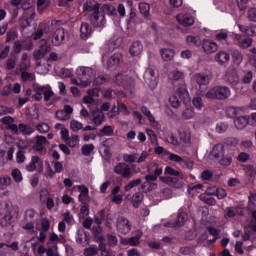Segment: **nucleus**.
<instances>
[{
    "label": "nucleus",
    "mask_w": 256,
    "mask_h": 256,
    "mask_svg": "<svg viewBox=\"0 0 256 256\" xmlns=\"http://www.w3.org/2000/svg\"><path fill=\"white\" fill-rule=\"evenodd\" d=\"M38 47L39 49L34 54V59H36L35 71L36 73L43 75L47 71V66L45 63H41V59H45V55H47V53H51V45H49L47 39H41L38 42Z\"/></svg>",
    "instance_id": "obj_1"
},
{
    "label": "nucleus",
    "mask_w": 256,
    "mask_h": 256,
    "mask_svg": "<svg viewBox=\"0 0 256 256\" xmlns=\"http://www.w3.org/2000/svg\"><path fill=\"white\" fill-rule=\"evenodd\" d=\"M33 90L35 91V101H41L44 95V101L46 102L47 107L57 103V98H55V92H53L51 86H39L37 84H33Z\"/></svg>",
    "instance_id": "obj_2"
},
{
    "label": "nucleus",
    "mask_w": 256,
    "mask_h": 256,
    "mask_svg": "<svg viewBox=\"0 0 256 256\" xmlns=\"http://www.w3.org/2000/svg\"><path fill=\"white\" fill-rule=\"evenodd\" d=\"M76 75L80 81L79 87H89L95 77V70L91 67L81 66L76 70Z\"/></svg>",
    "instance_id": "obj_3"
},
{
    "label": "nucleus",
    "mask_w": 256,
    "mask_h": 256,
    "mask_svg": "<svg viewBox=\"0 0 256 256\" xmlns=\"http://www.w3.org/2000/svg\"><path fill=\"white\" fill-rule=\"evenodd\" d=\"M112 83L117 87H123L126 91H131L135 87V80L125 72H120L114 76Z\"/></svg>",
    "instance_id": "obj_4"
},
{
    "label": "nucleus",
    "mask_w": 256,
    "mask_h": 256,
    "mask_svg": "<svg viewBox=\"0 0 256 256\" xmlns=\"http://www.w3.org/2000/svg\"><path fill=\"white\" fill-rule=\"evenodd\" d=\"M112 83L117 87H123L126 91H131L135 87V80L125 72H120L114 76Z\"/></svg>",
    "instance_id": "obj_5"
},
{
    "label": "nucleus",
    "mask_w": 256,
    "mask_h": 256,
    "mask_svg": "<svg viewBox=\"0 0 256 256\" xmlns=\"http://www.w3.org/2000/svg\"><path fill=\"white\" fill-rule=\"evenodd\" d=\"M206 99L225 100L231 97V90L227 86H216L205 94Z\"/></svg>",
    "instance_id": "obj_6"
},
{
    "label": "nucleus",
    "mask_w": 256,
    "mask_h": 256,
    "mask_svg": "<svg viewBox=\"0 0 256 256\" xmlns=\"http://www.w3.org/2000/svg\"><path fill=\"white\" fill-rule=\"evenodd\" d=\"M194 79L199 87V90L204 93L207 91L209 83L213 80V73L211 72H200L194 74Z\"/></svg>",
    "instance_id": "obj_7"
},
{
    "label": "nucleus",
    "mask_w": 256,
    "mask_h": 256,
    "mask_svg": "<svg viewBox=\"0 0 256 256\" xmlns=\"http://www.w3.org/2000/svg\"><path fill=\"white\" fill-rule=\"evenodd\" d=\"M19 217V207L13 206L8 210V213L4 216L3 220L0 222L2 227H7L12 223H15V220Z\"/></svg>",
    "instance_id": "obj_8"
},
{
    "label": "nucleus",
    "mask_w": 256,
    "mask_h": 256,
    "mask_svg": "<svg viewBox=\"0 0 256 256\" xmlns=\"http://www.w3.org/2000/svg\"><path fill=\"white\" fill-rule=\"evenodd\" d=\"M114 173H116V175H120V177H123V179H131V177H133L131 167L125 162L118 163L114 167Z\"/></svg>",
    "instance_id": "obj_9"
},
{
    "label": "nucleus",
    "mask_w": 256,
    "mask_h": 256,
    "mask_svg": "<svg viewBox=\"0 0 256 256\" xmlns=\"http://www.w3.org/2000/svg\"><path fill=\"white\" fill-rule=\"evenodd\" d=\"M116 228L121 235H127V233H131V222L125 216H119L117 218Z\"/></svg>",
    "instance_id": "obj_10"
},
{
    "label": "nucleus",
    "mask_w": 256,
    "mask_h": 256,
    "mask_svg": "<svg viewBox=\"0 0 256 256\" xmlns=\"http://www.w3.org/2000/svg\"><path fill=\"white\" fill-rule=\"evenodd\" d=\"M225 81L228 85H231V87H237L239 83H241V79L235 68H228L225 74Z\"/></svg>",
    "instance_id": "obj_11"
},
{
    "label": "nucleus",
    "mask_w": 256,
    "mask_h": 256,
    "mask_svg": "<svg viewBox=\"0 0 256 256\" xmlns=\"http://www.w3.org/2000/svg\"><path fill=\"white\" fill-rule=\"evenodd\" d=\"M188 219H189V215L185 211L180 209L175 222H168L165 224V227H172L173 229H179V227H183V225H185V222Z\"/></svg>",
    "instance_id": "obj_12"
},
{
    "label": "nucleus",
    "mask_w": 256,
    "mask_h": 256,
    "mask_svg": "<svg viewBox=\"0 0 256 256\" xmlns=\"http://www.w3.org/2000/svg\"><path fill=\"white\" fill-rule=\"evenodd\" d=\"M89 20L91 25H93L96 28L99 27H105V23H107V21L105 20V14H101V12H92L89 15Z\"/></svg>",
    "instance_id": "obj_13"
},
{
    "label": "nucleus",
    "mask_w": 256,
    "mask_h": 256,
    "mask_svg": "<svg viewBox=\"0 0 256 256\" xmlns=\"http://www.w3.org/2000/svg\"><path fill=\"white\" fill-rule=\"evenodd\" d=\"M66 33L67 32H65L64 28L62 27L56 29L51 36L52 45L54 47H59L60 45H63Z\"/></svg>",
    "instance_id": "obj_14"
},
{
    "label": "nucleus",
    "mask_w": 256,
    "mask_h": 256,
    "mask_svg": "<svg viewBox=\"0 0 256 256\" xmlns=\"http://www.w3.org/2000/svg\"><path fill=\"white\" fill-rule=\"evenodd\" d=\"M33 23V14L29 18H26L21 23V33L24 37L29 39L33 37V32L31 31V24Z\"/></svg>",
    "instance_id": "obj_15"
},
{
    "label": "nucleus",
    "mask_w": 256,
    "mask_h": 256,
    "mask_svg": "<svg viewBox=\"0 0 256 256\" xmlns=\"http://www.w3.org/2000/svg\"><path fill=\"white\" fill-rule=\"evenodd\" d=\"M176 21H178V23L183 27H191L195 24V18H193L191 14L180 13L176 15Z\"/></svg>",
    "instance_id": "obj_16"
},
{
    "label": "nucleus",
    "mask_w": 256,
    "mask_h": 256,
    "mask_svg": "<svg viewBox=\"0 0 256 256\" xmlns=\"http://www.w3.org/2000/svg\"><path fill=\"white\" fill-rule=\"evenodd\" d=\"M141 231H136L134 236L130 238H122L121 243L122 245H130L131 247H137L139 243H141V237H142Z\"/></svg>",
    "instance_id": "obj_17"
},
{
    "label": "nucleus",
    "mask_w": 256,
    "mask_h": 256,
    "mask_svg": "<svg viewBox=\"0 0 256 256\" xmlns=\"http://www.w3.org/2000/svg\"><path fill=\"white\" fill-rule=\"evenodd\" d=\"M72 113L73 107H71V105H65L63 110L56 111V118H58L59 121H69Z\"/></svg>",
    "instance_id": "obj_18"
},
{
    "label": "nucleus",
    "mask_w": 256,
    "mask_h": 256,
    "mask_svg": "<svg viewBox=\"0 0 256 256\" xmlns=\"http://www.w3.org/2000/svg\"><path fill=\"white\" fill-rule=\"evenodd\" d=\"M214 59L216 63L221 65V67H227V65H229V61L231 60V55H229V53L226 51H219L216 53Z\"/></svg>",
    "instance_id": "obj_19"
},
{
    "label": "nucleus",
    "mask_w": 256,
    "mask_h": 256,
    "mask_svg": "<svg viewBox=\"0 0 256 256\" xmlns=\"http://www.w3.org/2000/svg\"><path fill=\"white\" fill-rule=\"evenodd\" d=\"M47 27L48 25L46 23H40L38 27L34 29L33 41H39V39H43L45 33H49Z\"/></svg>",
    "instance_id": "obj_20"
},
{
    "label": "nucleus",
    "mask_w": 256,
    "mask_h": 256,
    "mask_svg": "<svg viewBox=\"0 0 256 256\" xmlns=\"http://www.w3.org/2000/svg\"><path fill=\"white\" fill-rule=\"evenodd\" d=\"M202 47H203L204 53H207L208 55L216 53V51L219 50V45H217V43H215L212 40H204L202 43Z\"/></svg>",
    "instance_id": "obj_21"
},
{
    "label": "nucleus",
    "mask_w": 256,
    "mask_h": 256,
    "mask_svg": "<svg viewBox=\"0 0 256 256\" xmlns=\"http://www.w3.org/2000/svg\"><path fill=\"white\" fill-rule=\"evenodd\" d=\"M101 9V4L95 0H88L83 5V11L88 13H97Z\"/></svg>",
    "instance_id": "obj_22"
},
{
    "label": "nucleus",
    "mask_w": 256,
    "mask_h": 256,
    "mask_svg": "<svg viewBox=\"0 0 256 256\" xmlns=\"http://www.w3.org/2000/svg\"><path fill=\"white\" fill-rule=\"evenodd\" d=\"M144 81L149 85V87H157V77H155V72L152 69L145 71Z\"/></svg>",
    "instance_id": "obj_23"
},
{
    "label": "nucleus",
    "mask_w": 256,
    "mask_h": 256,
    "mask_svg": "<svg viewBox=\"0 0 256 256\" xmlns=\"http://www.w3.org/2000/svg\"><path fill=\"white\" fill-rule=\"evenodd\" d=\"M11 185V177L4 176L0 177V197H7L9 195V190H7V187Z\"/></svg>",
    "instance_id": "obj_24"
},
{
    "label": "nucleus",
    "mask_w": 256,
    "mask_h": 256,
    "mask_svg": "<svg viewBox=\"0 0 256 256\" xmlns=\"http://www.w3.org/2000/svg\"><path fill=\"white\" fill-rule=\"evenodd\" d=\"M238 29L248 37H256V24H250L248 26L239 24Z\"/></svg>",
    "instance_id": "obj_25"
},
{
    "label": "nucleus",
    "mask_w": 256,
    "mask_h": 256,
    "mask_svg": "<svg viewBox=\"0 0 256 256\" xmlns=\"http://www.w3.org/2000/svg\"><path fill=\"white\" fill-rule=\"evenodd\" d=\"M141 112L143 113V115H145V117H147V119L150 121V123H151L152 127H154V129H159V122H157V120H155V116H153V114H151V111L149 110V108L142 106Z\"/></svg>",
    "instance_id": "obj_26"
},
{
    "label": "nucleus",
    "mask_w": 256,
    "mask_h": 256,
    "mask_svg": "<svg viewBox=\"0 0 256 256\" xmlns=\"http://www.w3.org/2000/svg\"><path fill=\"white\" fill-rule=\"evenodd\" d=\"M121 62V54L117 53L110 56L106 62L107 69H115Z\"/></svg>",
    "instance_id": "obj_27"
},
{
    "label": "nucleus",
    "mask_w": 256,
    "mask_h": 256,
    "mask_svg": "<svg viewBox=\"0 0 256 256\" xmlns=\"http://www.w3.org/2000/svg\"><path fill=\"white\" fill-rule=\"evenodd\" d=\"M224 154L225 145L223 144H216L211 151L212 157H214V159H218V161L223 157Z\"/></svg>",
    "instance_id": "obj_28"
},
{
    "label": "nucleus",
    "mask_w": 256,
    "mask_h": 256,
    "mask_svg": "<svg viewBox=\"0 0 256 256\" xmlns=\"http://www.w3.org/2000/svg\"><path fill=\"white\" fill-rule=\"evenodd\" d=\"M93 33V29L87 22H83L80 27V37L81 39H89Z\"/></svg>",
    "instance_id": "obj_29"
},
{
    "label": "nucleus",
    "mask_w": 256,
    "mask_h": 256,
    "mask_svg": "<svg viewBox=\"0 0 256 256\" xmlns=\"http://www.w3.org/2000/svg\"><path fill=\"white\" fill-rule=\"evenodd\" d=\"M24 223L26 224L23 226V229H26L27 231H31L33 229V210L32 209H29L26 211Z\"/></svg>",
    "instance_id": "obj_30"
},
{
    "label": "nucleus",
    "mask_w": 256,
    "mask_h": 256,
    "mask_svg": "<svg viewBox=\"0 0 256 256\" xmlns=\"http://www.w3.org/2000/svg\"><path fill=\"white\" fill-rule=\"evenodd\" d=\"M130 53L133 57H137V55H141L143 53V44L141 41H135L130 47Z\"/></svg>",
    "instance_id": "obj_31"
},
{
    "label": "nucleus",
    "mask_w": 256,
    "mask_h": 256,
    "mask_svg": "<svg viewBox=\"0 0 256 256\" xmlns=\"http://www.w3.org/2000/svg\"><path fill=\"white\" fill-rule=\"evenodd\" d=\"M234 125L238 129H245L249 125V116H239L234 120Z\"/></svg>",
    "instance_id": "obj_32"
},
{
    "label": "nucleus",
    "mask_w": 256,
    "mask_h": 256,
    "mask_svg": "<svg viewBox=\"0 0 256 256\" xmlns=\"http://www.w3.org/2000/svg\"><path fill=\"white\" fill-rule=\"evenodd\" d=\"M36 144L34 145V149L36 151H47L43 145H46V143H49L47 141V138L45 136H36Z\"/></svg>",
    "instance_id": "obj_33"
},
{
    "label": "nucleus",
    "mask_w": 256,
    "mask_h": 256,
    "mask_svg": "<svg viewBox=\"0 0 256 256\" xmlns=\"http://www.w3.org/2000/svg\"><path fill=\"white\" fill-rule=\"evenodd\" d=\"M178 133L183 145H191V132L189 130H179Z\"/></svg>",
    "instance_id": "obj_34"
},
{
    "label": "nucleus",
    "mask_w": 256,
    "mask_h": 256,
    "mask_svg": "<svg viewBox=\"0 0 256 256\" xmlns=\"http://www.w3.org/2000/svg\"><path fill=\"white\" fill-rule=\"evenodd\" d=\"M92 117H93L92 121L96 125H102L103 121H105V113H103V111H101V110H95L92 113Z\"/></svg>",
    "instance_id": "obj_35"
},
{
    "label": "nucleus",
    "mask_w": 256,
    "mask_h": 256,
    "mask_svg": "<svg viewBox=\"0 0 256 256\" xmlns=\"http://www.w3.org/2000/svg\"><path fill=\"white\" fill-rule=\"evenodd\" d=\"M143 199H145V195H143L142 192L134 193L131 198L132 206L135 207V209L139 208V205L143 203Z\"/></svg>",
    "instance_id": "obj_36"
},
{
    "label": "nucleus",
    "mask_w": 256,
    "mask_h": 256,
    "mask_svg": "<svg viewBox=\"0 0 256 256\" xmlns=\"http://www.w3.org/2000/svg\"><path fill=\"white\" fill-rule=\"evenodd\" d=\"M103 15H109L110 17H117V8L111 4H104L101 8Z\"/></svg>",
    "instance_id": "obj_37"
},
{
    "label": "nucleus",
    "mask_w": 256,
    "mask_h": 256,
    "mask_svg": "<svg viewBox=\"0 0 256 256\" xmlns=\"http://www.w3.org/2000/svg\"><path fill=\"white\" fill-rule=\"evenodd\" d=\"M160 180L162 183H166L169 187H177L179 185V179L171 176H161Z\"/></svg>",
    "instance_id": "obj_38"
},
{
    "label": "nucleus",
    "mask_w": 256,
    "mask_h": 256,
    "mask_svg": "<svg viewBox=\"0 0 256 256\" xmlns=\"http://www.w3.org/2000/svg\"><path fill=\"white\" fill-rule=\"evenodd\" d=\"M226 115L230 119H235L238 115H241V108L230 106L226 108Z\"/></svg>",
    "instance_id": "obj_39"
},
{
    "label": "nucleus",
    "mask_w": 256,
    "mask_h": 256,
    "mask_svg": "<svg viewBox=\"0 0 256 256\" xmlns=\"http://www.w3.org/2000/svg\"><path fill=\"white\" fill-rule=\"evenodd\" d=\"M218 161L222 167H229L233 163V154L225 153Z\"/></svg>",
    "instance_id": "obj_40"
},
{
    "label": "nucleus",
    "mask_w": 256,
    "mask_h": 256,
    "mask_svg": "<svg viewBox=\"0 0 256 256\" xmlns=\"http://www.w3.org/2000/svg\"><path fill=\"white\" fill-rule=\"evenodd\" d=\"M161 57L164 61H171L175 57V51L173 49H162L160 50Z\"/></svg>",
    "instance_id": "obj_41"
},
{
    "label": "nucleus",
    "mask_w": 256,
    "mask_h": 256,
    "mask_svg": "<svg viewBox=\"0 0 256 256\" xmlns=\"http://www.w3.org/2000/svg\"><path fill=\"white\" fill-rule=\"evenodd\" d=\"M33 170L37 173L43 172V160H40L39 156H33Z\"/></svg>",
    "instance_id": "obj_42"
},
{
    "label": "nucleus",
    "mask_w": 256,
    "mask_h": 256,
    "mask_svg": "<svg viewBox=\"0 0 256 256\" xmlns=\"http://www.w3.org/2000/svg\"><path fill=\"white\" fill-rule=\"evenodd\" d=\"M165 175H170L172 177H179L180 179H185L183 173L173 169L171 166H167L164 171Z\"/></svg>",
    "instance_id": "obj_43"
},
{
    "label": "nucleus",
    "mask_w": 256,
    "mask_h": 256,
    "mask_svg": "<svg viewBox=\"0 0 256 256\" xmlns=\"http://www.w3.org/2000/svg\"><path fill=\"white\" fill-rule=\"evenodd\" d=\"M149 173H152V175H156V177H159L163 173V168L159 167V164L152 163L150 167H148Z\"/></svg>",
    "instance_id": "obj_44"
},
{
    "label": "nucleus",
    "mask_w": 256,
    "mask_h": 256,
    "mask_svg": "<svg viewBox=\"0 0 256 256\" xmlns=\"http://www.w3.org/2000/svg\"><path fill=\"white\" fill-rule=\"evenodd\" d=\"M168 77L171 81H179L185 77V74L182 71L174 70L169 73Z\"/></svg>",
    "instance_id": "obj_45"
},
{
    "label": "nucleus",
    "mask_w": 256,
    "mask_h": 256,
    "mask_svg": "<svg viewBox=\"0 0 256 256\" xmlns=\"http://www.w3.org/2000/svg\"><path fill=\"white\" fill-rule=\"evenodd\" d=\"M139 9L141 15L144 17H149V11H151V6L148 3L142 2L139 4Z\"/></svg>",
    "instance_id": "obj_46"
},
{
    "label": "nucleus",
    "mask_w": 256,
    "mask_h": 256,
    "mask_svg": "<svg viewBox=\"0 0 256 256\" xmlns=\"http://www.w3.org/2000/svg\"><path fill=\"white\" fill-rule=\"evenodd\" d=\"M232 59L235 65H241V63L243 62V54H241L239 50H234L232 52Z\"/></svg>",
    "instance_id": "obj_47"
},
{
    "label": "nucleus",
    "mask_w": 256,
    "mask_h": 256,
    "mask_svg": "<svg viewBox=\"0 0 256 256\" xmlns=\"http://www.w3.org/2000/svg\"><path fill=\"white\" fill-rule=\"evenodd\" d=\"M95 149V146L93 144H85L82 146V155H85V157H89V155H91V153H93Z\"/></svg>",
    "instance_id": "obj_48"
},
{
    "label": "nucleus",
    "mask_w": 256,
    "mask_h": 256,
    "mask_svg": "<svg viewBox=\"0 0 256 256\" xmlns=\"http://www.w3.org/2000/svg\"><path fill=\"white\" fill-rule=\"evenodd\" d=\"M142 180L141 178H137L135 180L130 181L125 187V191H131V189H134V187H139L141 185Z\"/></svg>",
    "instance_id": "obj_49"
},
{
    "label": "nucleus",
    "mask_w": 256,
    "mask_h": 256,
    "mask_svg": "<svg viewBox=\"0 0 256 256\" xmlns=\"http://www.w3.org/2000/svg\"><path fill=\"white\" fill-rule=\"evenodd\" d=\"M187 43H192V45H195L196 47H201L203 42H201V38L198 36H187L186 37Z\"/></svg>",
    "instance_id": "obj_50"
},
{
    "label": "nucleus",
    "mask_w": 256,
    "mask_h": 256,
    "mask_svg": "<svg viewBox=\"0 0 256 256\" xmlns=\"http://www.w3.org/2000/svg\"><path fill=\"white\" fill-rule=\"evenodd\" d=\"M47 7H49V3H47V0L37 1V10L40 15H43V11H45Z\"/></svg>",
    "instance_id": "obj_51"
},
{
    "label": "nucleus",
    "mask_w": 256,
    "mask_h": 256,
    "mask_svg": "<svg viewBox=\"0 0 256 256\" xmlns=\"http://www.w3.org/2000/svg\"><path fill=\"white\" fill-rule=\"evenodd\" d=\"M11 176L16 183H21V181H23V175L21 174V171L17 168L12 170Z\"/></svg>",
    "instance_id": "obj_52"
},
{
    "label": "nucleus",
    "mask_w": 256,
    "mask_h": 256,
    "mask_svg": "<svg viewBox=\"0 0 256 256\" xmlns=\"http://www.w3.org/2000/svg\"><path fill=\"white\" fill-rule=\"evenodd\" d=\"M92 233L94 239H101V237H103V235H101V233H103V229L99 225L92 227Z\"/></svg>",
    "instance_id": "obj_53"
},
{
    "label": "nucleus",
    "mask_w": 256,
    "mask_h": 256,
    "mask_svg": "<svg viewBox=\"0 0 256 256\" xmlns=\"http://www.w3.org/2000/svg\"><path fill=\"white\" fill-rule=\"evenodd\" d=\"M49 124L45 122H40L36 125V130L39 131V133H49Z\"/></svg>",
    "instance_id": "obj_54"
},
{
    "label": "nucleus",
    "mask_w": 256,
    "mask_h": 256,
    "mask_svg": "<svg viewBox=\"0 0 256 256\" xmlns=\"http://www.w3.org/2000/svg\"><path fill=\"white\" fill-rule=\"evenodd\" d=\"M247 19L252 23H256V7H252L247 11Z\"/></svg>",
    "instance_id": "obj_55"
},
{
    "label": "nucleus",
    "mask_w": 256,
    "mask_h": 256,
    "mask_svg": "<svg viewBox=\"0 0 256 256\" xmlns=\"http://www.w3.org/2000/svg\"><path fill=\"white\" fill-rule=\"evenodd\" d=\"M109 81V76L105 75V76H98L96 78H94L93 80V84L94 85H103L104 83H107Z\"/></svg>",
    "instance_id": "obj_56"
},
{
    "label": "nucleus",
    "mask_w": 256,
    "mask_h": 256,
    "mask_svg": "<svg viewBox=\"0 0 256 256\" xmlns=\"http://www.w3.org/2000/svg\"><path fill=\"white\" fill-rule=\"evenodd\" d=\"M100 133H102L103 135H106L107 137H113V135H115L113 127H111V126H104L100 130Z\"/></svg>",
    "instance_id": "obj_57"
},
{
    "label": "nucleus",
    "mask_w": 256,
    "mask_h": 256,
    "mask_svg": "<svg viewBox=\"0 0 256 256\" xmlns=\"http://www.w3.org/2000/svg\"><path fill=\"white\" fill-rule=\"evenodd\" d=\"M123 161H125V163H135V161H137V153L124 154Z\"/></svg>",
    "instance_id": "obj_58"
},
{
    "label": "nucleus",
    "mask_w": 256,
    "mask_h": 256,
    "mask_svg": "<svg viewBox=\"0 0 256 256\" xmlns=\"http://www.w3.org/2000/svg\"><path fill=\"white\" fill-rule=\"evenodd\" d=\"M0 255L5 256L11 254V248L8 244L0 243Z\"/></svg>",
    "instance_id": "obj_59"
},
{
    "label": "nucleus",
    "mask_w": 256,
    "mask_h": 256,
    "mask_svg": "<svg viewBox=\"0 0 256 256\" xmlns=\"http://www.w3.org/2000/svg\"><path fill=\"white\" fill-rule=\"evenodd\" d=\"M195 112L193 111V108H186L183 112H182V118L183 119H192V117H194Z\"/></svg>",
    "instance_id": "obj_60"
},
{
    "label": "nucleus",
    "mask_w": 256,
    "mask_h": 256,
    "mask_svg": "<svg viewBox=\"0 0 256 256\" xmlns=\"http://www.w3.org/2000/svg\"><path fill=\"white\" fill-rule=\"evenodd\" d=\"M70 127L72 131H80V129H83V123L77 121V120H72L70 123Z\"/></svg>",
    "instance_id": "obj_61"
},
{
    "label": "nucleus",
    "mask_w": 256,
    "mask_h": 256,
    "mask_svg": "<svg viewBox=\"0 0 256 256\" xmlns=\"http://www.w3.org/2000/svg\"><path fill=\"white\" fill-rule=\"evenodd\" d=\"M179 253L181 255H192V253H195V250L191 246H184L179 249Z\"/></svg>",
    "instance_id": "obj_62"
},
{
    "label": "nucleus",
    "mask_w": 256,
    "mask_h": 256,
    "mask_svg": "<svg viewBox=\"0 0 256 256\" xmlns=\"http://www.w3.org/2000/svg\"><path fill=\"white\" fill-rule=\"evenodd\" d=\"M79 143V135H73L72 139H67V145L69 147H77V144Z\"/></svg>",
    "instance_id": "obj_63"
},
{
    "label": "nucleus",
    "mask_w": 256,
    "mask_h": 256,
    "mask_svg": "<svg viewBox=\"0 0 256 256\" xmlns=\"http://www.w3.org/2000/svg\"><path fill=\"white\" fill-rule=\"evenodd\" d=\"M97 253H99V248L97 247H89V248H85L84 250L85 256H93V255H97Z\"/></svg>",
    "instance_id": "obj_64"
}]
</instances>
